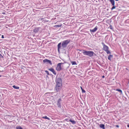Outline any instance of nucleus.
<instances>
[{
	"instance_id": "obj_20",
	"label": "nucleus",
	"mask_w": 129,
	"mask_h": 129,
	"mask_svg": "<svg viewBox=\"0 0 129 129\" xmlns=\"http://www.w3.org/2000/svg\"><path fill=\"white\" fill-rule=\"evenodd\" d=\"M116 90L120 92L121 94H122V91L121 90L117 89Z\"/></svg>"
},
{
	"instance_id": "obj_2",
	"label": "nucleus",
	"mask_w": 129,
	"mask_h": 129,
	"mask_svg": "<svg viewBox=\"0 0 129 129\" xmlns=\"http://www.w3.org/2000/svg\"><path fill=\"white\" fill-rule=\"evenodd\" d=\"M82 51V52L84 55L88 56L91 57L93 55V54H95L92 51H87L84 50Z\"/></svg>"
},
{
	"instance_id": "obj_23",
	"label": "nucleus",
	"mask_w": 129,
	"mask_h": 129,
	"mask_svg": "<svg viewBox=\"0 0 129 129\" xmlns=\"http://www.w3.org/2000/svg\"><path fill=\"white\" fill-rule=\"evenodd\" d=\"M45 72L46 73L47 75H49V73L48 71L47 70H46L45 71Z\"/></svg>"
},
{
	"instance_id": "obj_6",
	"label": "nucleus",
	"mask_w": 129,
	"mask_h": 129,
	"mask_svg": "<svg viewBox=\"0 0 129 129\" xmlns=\"http://www.w3.org/2000/svg\"><path fill=\"white\" fill-rule=\"evenodd\" d=\"M43 61L44 63H49V64L51 65L52 64L51 61L47 59H45Z\"/></svg>"
},
{
	"instance_id": "obj_29",
	"label": "nucleus",
	"mask_w": 129,
	"mask_h": 129,
	"mask_svg": "<svg viewBox=\"0 0 129 129\" xmlns=\"http://www.w3.org/2000/svg\"><path fill=\"white\" fill-rule=\"evenodd\" d=\"M127 126L128 127H129V124L127 125Z\"/></svg>"
},
{
	"instance_id": "obj_11",
	"label": "nucleus",
	"mask_w": 129,
	"mask_h": 129,
	"mask_svg": "<svg viewBox=\"0 0 129 129\" xmlns=\"http://www.w3.org/2000/svg\"><path fill=\"white\" fill-rule=\"evenodd\" d=\"M62 26V24H60L56 25L54 26V27L55 28H57L58 27H61Z\"/></svg>"
},
{
	"instance_id": "obj_14",
	"label": "nucleus",
	"mask_w": 129,
	"mask_h": 129,
	"mask_svg": "<svg viewBox=\"0 0 129 129\" xmlns=\"http://www.w3.org/2000/svg\"><path fill=\"white\" fill-rule=\"evenodd\" d=\"M113 56L112 55L110 54L108 56V59L109 60H111V58L113 57Z\"/></svg>"
},
{
	"instance_id": "obj_1",
	"label": "nucleus",
	"mask_w": 129,
	"mask_h": 129,
	"mask_svg": "<svg viewBox=\"0 0 129 129\" xmlns=\"http://www.w3.org/2000/svg\"><path fill=\"white\" fill-rule=\"evenodd\" d=\"M56 89L58 90L60 88L62 85V81L61 79L60 78H58L56 79Z\"/></svg>"
},
{
	"instance_id": "obj_10",
	"label": "nucleus",
	"mask_w": 129,
	"mask_h": 129,
	"mask_svg": "<svg viewBox=\"0 0 129 129\" xmlns=\"http://www.w3.org/2000/svg\"><path fill=\"white\" fill-rule=\"evenodd\" d=\"M97 29V26H96L93 29L90 30V31L91 32H94L96 31Z\"/></svg>"
},
{
	"instance_id": "obj_18",
	"label": "nucleus",
	"mask_w": 129,
	"mask_h": 129,
	"mask_svg": "<svg viewBox=\"0 0 129 129\" xmlns=\"http://www.w3.org/2000/svg\"><path fill=\"white\" fill-rule=\"evenodd\" d=\"M71 62L72 63V65H75L77 64L76 62L75 61H71Z\"/></svg>"
},
{
	"instance_id": "obj_12",
	"label": "nucleus",
	"mask_w": 129,
	"mask_h": 129,
	"mask_svg": "<svg viewBox=\"0 0 129 129\" xmlns=\"http://www.w3.org/2000/svg\"><path fill=\"white\" fill-rule=\"evenodd\" d=\"M110 1L111 2L112 5H115V1L114 0H110Z\"/></svg>"
},
{
	"instance_id": "obj_19",
	"label": "nucleus",
	"mask_w": 129,
	"mask_h": 129,
	"mask_svg": "<svg viewBox=\"0 0 129 129\" xmlns=\"http://www.w3.org/2000/svg\"><path fill=\"white\" fill-rule=\"evenodd\" d=\"M61 43H59L58 44V45H57L58 48H60V47H61Z\"/></svg>"
},
{
	"instance_id": "obj_15",
	"label": "nucleus",
	"mask_w": 129,
	"mask_h": 129,
	"mask_svg": "<svg viewBox=\"0 0 129 129\" xmlns=\"http://www.w3.org/2000/svg\"><path fill=\"white\" fill-rule=\"evenodd\" d=\"M13 87L14 88L16 89H19V87L18 86H16L15 85H13Z\"/></svg>"
},
{
	"instance_id": "obj_27",
	"label": "nucleus",
	"mask_w": 129,
	"mask_h": 129,
	"mask_svg": "<svg viewBox=\"0 0 129 129\" xmlns=\"http://www.w3.org/2000/svg\"><path fill=\"white\" fill-rule=\"evenodd\" d=\"M2 38H4L3 35H2Z\"/></svg>"
},
{
	"instance_id": "obj_32",
	"label": "nucleus",
	"mask_w": 129,
	"mask_h": 129,
	"mask_svg": "<svg viewBox=\"0 0 129 129\" xmlns=\"http://www.w3.org/2000/svg\"><path fill=\"white\" fill-rule=\"evenodd\" d=\"M65 120H66L67 121H68V119H66Z\"/></svg>"
},
{
	"instance_id": "obj_4",
	"label": "nucleus",
	"mask_w": 129,
	"mask_h": 129,
	"mask_svg": "<svg viewBox=\"0 0 129 129\" xmlns=\"http://www.w3.org/2000/svg\"><path fill=\"white\" fill-rule=\"evenodd\" d=\"M70 40H67L63 41L62 43V46L63 48H65L70 42Z\"/></svg>"
},
{
	"instance_id": "obj_34",
	"label": "nucleus",
	"mask_w": 129,
	"mask_h": 129,
	"mask_svg": "<svg viewBox=\"0 0 129 129\" xmlns=\"http://www.w3.org/2000/svg\"><path fill=\"white\" fill-rule=\"evenodd\" d=\"M125 69H126V70H128V69H127V68H125Z\"/></svg>"
},
{
	"instance_id": "obj_22",
	"label": "nucleus",
	"mask_w": 129,
	"mask_h": 129,
	"mask_svg": "<svg viewBox=\"0 0 129 129\" xmlns=\"http://www.w3.org/2000/svg\"><path fill=\"white\" fill-rule=\"evenodd\" d=\"M113 7L111 8V10H112L113 9H115L116 7H115V5H113Z\"/></svg>"
},
{
	"instance_id": "obj_9",
	"label": "nucleus",
	"mask_w": 129,
	"mask_h": 129,
	"mask_svg": "<svg viewBox=\"0 0 129 129\" xmlns=\"http://www.w3.org/2000/svg\"><path fill=\"white\" fill-rule=\"evenodd\" d=\"M40 28L39 27L35 28L34 30V32L35 33H37L39 31Z\"/></svg>"
},
{
	"instance_id": "obj_30",
	"label": "nucleus",
	"mask_w": 129,
	"mask_h": 129,
	"mask_svg": "<svg viewBox=\"0 0 129 129\" xmlns=\"http://www.w3.org/2000/svg\"><path fill=\"white\" fill-rule=\"evenodd\" d=\"M59 49H60V48H58V51L59 52Z\"/></svg>"
},
{
	"instance_id": "obj_28",
	"label": "nucleus",
	"mask_w": 129,
	"mask_h": 129,
	"mask_svg": "<svg viewBox=\"0 0 129 129\" xmlns=\"http://www.w3.org/2000/svg\"><path fill=\"white\" fill-rule=\"evenodd\" d=\"M80 88H81V90H82V89H83L82 88L81 86H80Z\"/></svg>"
},
{
	"instance_id": "obj_24",
	"label": "nucleus",
	"mask_w": 129,
	"mask_h": 129,
	"mask_svg": "<svg viewBox=\"0 0 129 129\" xmlns=\"http://www.w3.org/2000/svg\"><path fill=\"white\" fill-rule=\"evenodd\" d=\"M3 58V56L1 54H0V58Z\"/></svg>"
},
{
	"instance_id": "obj_26",
	"label": "nucleus",
	"mask_w": 129,
	"mask_h": 129,
	"mask_svg": "<svg viewBox=\"0 0 129 129\" xmlns=\"http://www.w3.org/2000/svg\"><path fill=\"white\" fill-rule=\"evenodd\" d=\"M116 127H118H118H119V125H116Z\"/></svg>"
},
{
	"instance_id": "obj_3",
	"label": "nucleus",
	"mask_w": 129,
	"mask_h": 129,
	"mask_svg": "<svg viewBox=\"0 0 129 129\" xmlns=\"http://www.w3.org/2000/svg\"><path fill=\"white\" fill-rule=\"evenodd\" d=\"M102 44L103 46V50L106 51L107 54H110V52L109 50L108 47L105 45L103 43H102Z\"/></svg>"
},
{
	"instance_id": "obj_17",
	"label": "nucleus",
	"mask_w": 129,
	"mask_h": 129,
	"mask_svg": "<svg viewBox=\"0 0 129 129\" xmlns=\"http://www.w3.org/2000/svg\"><path fill=\"white\" fill-rule=\"evenodd\" d=\"M69 121L71 122L73 124H75L76 123V122L74 120H72L71 119Z\"/></svg>"
},
{
	"instance_id": "obj_7",
	"label": "nucleus",
	"mask_w": 129,
	"mask_h": 129,
	"mask_svg": "<svg viewBox=\"0 0 129 129\" xmlns=\"http://www.w3.org/2000/svg\"><path fill=\"white\" fill-rule=\"evenodd\" d=\"M48 70L52 72L54 75H55L56 74V73L54 70L53 68H50Z\"/></svg>"
},
{
	"instance_id": "obj_33",
	"label": "nucleus",
	"mask_w": 129,
	"mask_h": 129,
	"mask_svg": "<svg viewBox=\"0 0 129 129\" xmlns=\"http://www.w3.org/2000/svg\"><path fill=\"white\" fill-rule=\"evenodd\" d=\"M102 77L103 78H104L105 77V76H102Z\"/></svg>"
},
{
	"instance_id": "obj_25",
	"label": "nucleus",
	"mask_w": 129,
	"mask_h": 129,
	"mask_svg": "<svg viewBox=\"0 0 129 129\" xmlns=\"http://www.w3.org/2000/svg\"><path fill=\"white\" fill-rule=\"evenodd\" d=\"M82 92L83 93H85V91L83 89L82 90Z\"/></svg>"
},
{
	"instance_id": "obj_5",
	"label": "nucleus",
	"mask_w": 129,
	"mask_h": 129,
	"mask_svg": "<svg viewBox=\"0 0 129 129\" xmlns=\"http://www.w3.org/2000/svg\"><path fill=\"white\" fill-rule=\"evenodd\" d=\"M62 63H59L58 64L56 68V70H57V71H60L61 70L62 68L61 67V64Z\"/></svg>"
},
{
	"instance_id": "obj_16",
	"label": "nucleus",
	"mask_w": 129,
	"mask_h": 129,
	"mask_svg": "<svg viewBox=\"0 0 129 129\" xmlns=\"http://www.w3.org/2000/svg\"><path fill=\"white\" fill-rule=\"evenodd\" d=\"M42 118L47 119L48 120H50V118H49L47 117V116H46L43 117H42Z\"/></svg>"
},
{
	"instance_id": "obj_21",
	"label": "nucleus",
	"mask_w": 129,
	"mask_h": 129,
	"mask_svg": "<svg viewBox=\"0 0 129 129\" xmlns=\"http://www.w3.org/2000/svg\"><path fill=\"white\" fill-rule=\"evenodd\" d=\"M16 129H23L20 126H19L16 127Z\"/></svg>"
},
{
	"instance_id": "obj_36",
	"label": "nucleus",
	"mask_w": 129,
	"mask_h": 129,
	"mask_svg": "<svg viewBox=\"0 0 129 129\" xmlns=\"http://www.w3.org/2000/svg\"><path fill=\"white\" fill-rule=\"evenodd\" d=\"M3 72V71H2L1 72Z\"/></svg>"
},
{
	"instance_id": "obj_35",
	"label": "nucleus",
	"mask_w": 129,
	"mask_h": 129,
	"mask_svg": "<svg viewBox=\"0 0 129 129\" xmlns=\"http://www.w3.org/2000/svg\"><path fill=\"white\" fill-rule=\"evenodd\" d=\"M1 76V75H0V77Z\"/></svg>"
},
{
	"instance_id": "obj_8",
	"label": "nucleus",
	"mask_w": 129,
	"mask_h": 129,
	"mask_svg": "<svg viewBox=\"0 0 129 129\" xmlns=\"http://www.w3.org/2000/svg\"><path fill=\"white\" fill-rule=\"evenodd\" d=\"M61 101V100L60 99H58L57 101V105L58 107H61V103L60 102Z\"/></svg>"
},
{
	"instance_id": "obj_13",
	"label": "nucleus",
	"mask_w": 129,
	"mask_h": 129,
	"mask_svg": "<svg viewBox=\"0 0 129 129\" xmlns=\"http://www.w3.org/2000/svg\"><path fill=\"white\" fill-rule=\"evenodd\" d=\"M100 127L103 129H105V125L103 124H100Z\"/></svg>"
},
{
	"instance_id": "obj_31",
	"label": "nucleus",
	"mask_w": 129,
	"mask_h": 129,
	"mask_svg": "<svg viewBox=\"0 0 129 129\" xmlns=\"http://www.w3.org/2000/svg\"><path fill=\"white\" fill-rule=\"evenodd\" d=\"M2 13L3 14H5V13H4V12H3V13Z\"/></svg>"
}]
</instances>
